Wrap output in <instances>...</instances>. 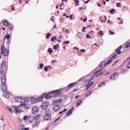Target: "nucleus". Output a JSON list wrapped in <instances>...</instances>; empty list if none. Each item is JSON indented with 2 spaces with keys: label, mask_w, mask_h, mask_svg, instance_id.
<instances>
[{
  "label": "nucleus",
  "mask_w": 130,
  "mask_h": 130,
  "mask_svg": "<svg viewBox=\"0 0 130 130\" xmlns=\"http://www.w3.org/2000/svg\"><path fill=\"white\" fill-rule=\"evenodd\" d=\"M62 89H60L57 90H54L50 91V94H53L54 93L52 97L53 98L57 97L60 95L62 92L61 90Z\"/></svg>",
  "instance_id": "nucleus-1"
},
{
  "label": "nucleus",
  "mask_w": 130,
  "mask_h": 130,
  "mask_svg": "<svg viewBox=\"0 0 130 130\" xmlns=\"http://www.w3.org/2000/svg\"><path fill=\"white\" fill-rule=\"evenodd\" d=\"M105 61V60L101 61L98 66L95 69V70H96L97 69L100 68H101L103 67L104 66L106 67L111 62L112 60L110 59L105 63H104Z\"/></svg>",
  "instance_id": "nucleus-2"
},
{
  "label": "nucleus",
  "mask_w": 130,
  "mask_h": 130,
  "mask_svg": "<svg viewBox=\"0 0 130 130\" xmlns=\"http://www.w3.org/2000/svg\"><path fill=\"white\" fill-rule=\"evenodd\" d=\"M122 48V45L120 46L118 48L116 49L115 52H116L110 58L111 60L116 58L117 56V54L119 55L122 52V51L120 50Z\"/></svg>",
  "instance_id": "nucleus-3"
},
{
  "label": "nucleus",
  "mask_w": 130,
  "mask_h": 130,
  "mask_svg": "<svg viewBox=\"0 0 130 130\" xmlns=\"http://www.w3.org/2000/svg\"><path fill=\"white\" fill-rule=\"evenodd\" d=\"M76 84V82L71 83L69 84L66 87V92L68 91L69 90Z\"/></svg>",
  "instance_id": "nucleus-4"
},
{
  "label": "nucleus",
  "mask_w": 130,
  "mask_h": 130,
  "mask_svg": "<svg viewBox=\"0 0 130 130\" xmlns=\"http://www.w3.org/2000/svg\"><path fill=\"white\" fill-rule=\"evenodd\" d=\"M49 103L46 101L43 102L41 105V107L42 109H45L47 108Z\"/></svg>",
  "instance_id": "nucleus-5"
},
{
  "label": "nucleus",
  "mask_w": 130,
  "mask_h": 130,
  "mask_svg": "<svg viewBox=\"0 0 130 130\" xmlns=\"http://www.w3.org/2000/svg\"><path fill=\"white\" fill-rule=\"evenodd\" d=\"M39 110V108L36 106L32 107L31 109L32 113L35 115L37 113Z\"/></svg>",
  "instance_id": "nucleus-6"
},
{
  "label": "nucleus",
  "mask_w": 130,
  "mask_h": 130,
  "mask_svg": "<svg viewBox=\"0 0 130 130\" xmlns=\"http://www.w3.org/2000/svg\"><path fill=\"white\" fill-rule=\"evenodd\" d=\"M45 115L43 117L44 119L46 120H50L51 119V114L50 113H45Z\"/></svg>",
  "instance_id": "nucleus-7"
},
{
  "label": "nucleus",
  "mask_w": 130,
  "mask_h": 130,
  "mask_svg": "<svg viewBox=\"0 0 130 130\" xmlns=\"http://www.w3.org/2000/svg\"><path fill=\"white\" fill-rule=\"evenodd\" d=\"M29 100L30 102L33 104L36 103L37 102V100H39L37 99V98H36L33 97H31L30 98H29Z\"/></svg>",
  "instance_id": "nucleus-8"
},
{
  "label": "nucleus",
  "mask_w": 130,
  "mask_h": 130,
  "mask_svg": "<svg viewBox=\"0 0 130 130\" xmlns=\"http://www.w3.org/2000/svg\"><path fill=\"white\" fill-rule=\"evenodd\" d=\"M1 81L2 85L6 87L5 83L6 82V78L4 75H3L1 77Z\"/></svg>",
  "instance_id": "nucleus-9"
},
{
  "label": "nucleus",
  "mask_w": 130,
  "mask_h": 130,
  "mask_svg": "<svg viewBox=\"0 0 130 130\" xmlns=\"http://www.w3.org/2000/svg\"><path fill=\"white\" fill-rule=\"evenodd\" d=\"M54 105V106L53 107V110L54 111H57L60 109V106L59 105L57 104Z\"/></svg>",
  "instance_id": "nucleus-10"
},
{
  "label": "nucleus",
  "mask_w": 130,
  "mask_h": 130,
  "mask_svg": "<svg viewBox=\"0 0 130 130\" xmlns=\"http://www.w3.org/2000/svg\"><path fill=\"white\" fill-rule=\"evenodd\" d=\"M74 107L73 106L67 113L66 114V117L70 116L73 112Z\"/></svg>",
  "instance_id": "nucleus-11"
},
{
  "label": "nucleus",
  "mask_w": 130,
  "mask_h": 130,
  "mask_svg": "<svg viewBox=\"0 0 130 130\" xmlns=\"http://www.w3.org/2000/svg\"><path fill=\"white\" fill-rule=\"evenodd\" d=\"M47 93H44L41 95L40 96L38 97V98H40L41 101H43V98H45L46 99H47Z\"/></svg>",
  "instance_id": "nucleus-12"
},
{
  "label": "nucleus",
  "mask_w": 130,
  "mask_h": 130,
  "mask_svg": "<svg viewBox=\"0 0 130 130\" xmlns=\"http://www.w3.org/2000/svg\"><path fill=\"white\" fill-rule=\"evenodd\" d=\"M15 100L17 102H19L22 101L23 100H24V99L21 96H18L15 98Z\"/></svg>",
  "instance_id": "nucleus-13"
},
{
  "label": "nucleus",
  "mask_w": 130,
  "mask_h": 130,
  "mask_svg": "<svg viewBox=\"0 0 130 130\" xmlns=\"http://www.w3.org/2000/svg\"><path fill=\"white\" fill-rule=\"evenodd\" d=\"M3 51L4 53L2 54H3L5 56H8L9 54V51L7 49H5Z\"/></svg>",
  "instance_id": "nucleus-14"
},
{
  "label": "nucleus",
  "mask_w": 130,
  "mask_h": 130,
  "mask_svg": "<svg viewBox=\"0 0 130 130\" xmlns=\"http://www.w3.org/2000/svg\"><path fill=\"white\" fill-rule=\"evenodd\" d=\"M82 99H80L76 103V106H78L82 104Z\"/></svg>",
  "instance_id": "nucleus-15"
},
{
  "label": "nucleus",
  "mask_w": 130,
  "mask_h": 130,
  "mask_svg": "<svg viewBox=\"0 0 130 130\" xmlns=\"http://www.w3.org/2000/svg\"><path fill=\"white\" fill-rule=\"evenodd\" d=\"M1 68L4 69L6 67V62L4 60H3L1 65Z\"/></svg>",
  "instance_id": "nucleus-16"
},
{
  "label": "nucleus",
  "mask_w": 130,
  "mask_h": 130,
  "mask_svg": "<svg viewBox=\"0 0 130 130\" xmlns=\"http://www.w3.org/2000/svg\"><path fill=\"white\" fill-rule=\"evenodd\" d=\"M106 82L105 81H104L99 83L98 85V87H101L104 85H105Z\"/></svg>",
  "instance_id": "nucleus-17"
},
{
  "label": "nucleus",
  "mask_w": 130,
  "mask_h": 130,
  "mask_svg": "<svg viewBox=\"0 0 130 130\" xmlns=\"http://www.w3.org/2000/svg\"><path fill=\"white\" fill-rule=\"evenodd\" d=\"M40 116V114H38L35 116L32 119L34 120H37V119Z\"/></svg>",
  "instance_id": "nucleus-18"
},
{
  "label": "nucleus",
  "mask_w": 130,
  "mask_h": 130,
  "mask_svg": "<svg viewBox=\"0 0 130 130\" xmlns=\"http://www.w3.org/2000/svg\"><path fill=\"white\" fill-rule=\"evenodd\" d=\"M24 128V126L23 124H20L18 126V129L19 130H22Z\"/></svg>",
  "instance_id": "nucleus-19"
},
{
  "label": "nucleus",
  "mask_w": 130,
  "mask_h": 130,
  "mask_svg": "<svg viewBox=\"0 0 130 130\" xmlns=\"http://www.w3.org/2000/svg\"><path fill=\"white\" fill-rule=\"evenodd\" d=\"M5 48V46L4 45H2L1 47V54H2V53H4V49Z\"/></svg>",
  "instance_id": "nucleus-20"
},
{
  "label": "nucleus",
  "mask_w": 130,
  "mask_h": 130,
  "mask_svg": "<svg viewBox=\"0 0 130 130\" xmlns=\"http://www.w3.org/2000/svg\"><path fill=\"white\" fill-rule=\"evenodd\" d=\"M6 108L10 113H12L14 112V110H12L9 106H7L6 107Z\"/></svg>",
  "instance_id": "nucleus-21"
},
{
  "label": "nucleus",
  "mask_w": 130,
  "mask_h": 130,
  "mask_svg": "<svg viewBox=\"0 0 130 130\" xmlns=\"http://www.w3.org/2000/svg\"><path fill=\"white\" fill-rule=\"evenodd\" d=\"M92 90H90L89 91H88L87 93L85 95V96L86 97H87L89 95H90L92 93Z\"/></svg>",
  "instance_id": "nucleus-22"
},
{
  "label": "nucleus",
  "mask_w": 130,
  "mask_h": 130,
  "mask_svg": "<svg viewBox=\"0 0 130 130\" xmlns=\"http://www.w3.org/2000/svg\"><path fill=\"white\" fill-rule=\"evenodd\" d=\"M50 94V92L49 93H47V99H46L48 100L52 98V96L51 95H49Z\"/></svg>",
  "instance_id": "nucleus-23"
},
{
  "label": "nucleus",
  "mask_w": 130,
  "mask_h": 130,
  "mask_svg": "<svg viewBox=\"0 0 130 130\" xmlns=\"http://www.w3.org/2000/svg\"><path fill=\"white\" fill-rule=\"evenodd\" d=\"M116 11L115 9L114 8H113L111 9H110L109 11V12L111 14L113 13L114 12Z\"/></svg>",
  "instance_id": "nucleus-24"
},
{
  "label": "nucleus",
  "mask_w": 130,
  "mask_h": 130,
  "mask_svg": "<svg viewBox=\"0 0 130 130\" xmlns=\"http://www.w3.org/2000/svg\"><path fill=\"white\" fill-rule=\"evenodd\" d=\"M8 27L10 29H11L12 31L13 30V27L12 26V25L11 24L9 23L8 24Z\"/></svg>",
  "instance_id": "nucleus-25"
},
{
  "label": "nucleus",
  "mask_w": 130,
  "mask_h": 130,
  "mask_svg": "<svg viewBox=\"0 0 130 130\" xmlns=\"http://www.w3.org/2000/svg\"><path fill=\"white\" fill-rule=\"evenodd\" d=\"M59 100H58V99L55 100L53 102V105H56V104H57L59 103Z\"/></svg>",
  "instance_id": "nucleus-26"
},
{
  "label": "nucleus",
  "mask_w": 130,
  "mask_h": 130,
  "mask_svg": "<svg viewBox=\"0 0 130 130\" xmlns=\"http://www.w3.org/2000/svg\"><path fill=\"white\" fill-rule=\"evenodd\" d=\"M2 90L3 91V92H6V87H5L3 85H2Z\"/></svg>",
  "instance_id": "nucleus-27"
},
{
  "label": "nucleus",
  "mask_w": 130,
  "mask_h": 130,
  "mask_svg": "<svg viewBox=\"0 0 130 130\" xmlns=\"http://www.w3.org/2000/svg\"><path fill=\"white\" fill-rule=\"evenodd\" d=\"M9 23L6 21H4L3 22V25L5 26H8Z\"/></svg>",
  "instance_id": "nucleus-28"
},
{
  "label": "nucleus",
  "mask_w": 130,
  "mask_h": 130,
  "mask_svg": "<svg viewBox=\"0 0 130 130\" xmlns=\"http://www.w3.org/2000/svg\"><path fill=\"white\" fill-rule=\"evenodd\" d=\"M10 37V35L9 34H7L6 36L4 37V38H6V39L8 40Z\"/></svg>",
  "instance_id": "nucleus-29"
},
{
  "label": "nucleus",
  "mask_w": 130,
  "mask_h": 130,
  "mask_svg": "<svg viewBox=\"0 0 130 130\" xmlns=\"http://www.w3.org/2000/svg\"><path fill=\"white\" fill-rule=\"evenodd\" d=\"M78 36L80 39L82 38V35L81 32H78Z\"/></svg>",
  "instance_id": "nucleus-30"
},
{
  "label": "nucleus",
  "mask_w": 130,
  "mask_h": 130,
  "mask_svg": "<svg viewBox=\"0 0 130 130\" xmlns=\"http://www.w3.org/2000/svg\"><path fill=\"white\" fill-rule=\"evenodd\" d=\"M53 50L51 48H48L47 51L49 52V53L50 54H51L52 53Z\"/></svg>",
  "instance_id": "nucleus-31"
},
{
  "label": "nucleus",
  "mask_w": 130,
  "mask_h": 130,
  "mask_svg": "<svg viewBox=\"0 0 130 130\" xmlns=\"http://www.w3.org/2000/svg\"><path fill=\"white\" fill-rule=\"evenodd\" d=\"M129 47H130V42L127 43L125 46V47L126 48H127Z\"/></svg>",
  "instance_id": "nucleus-32"
},
{
  "label": "nucleus",
  "mask_w": 130,
  "mask_h": 130,
  "mask_svg": "<svg viewBox=\"0 0 130 130\" xmlns=\"http://www.w3.org/2000/svg\"><path fill=\"white\" fill-rule=\"evenodd\" d=\"M10 96V94L9 93L6 92L5 95V97L7 98H9Z\"/></svg>",
  "instance_id": "nucleus-33"
},
{
  "label": "nucleus",
  "mask_w": 130,
  "mask_h": 130,
  "mask_svg": "<svg viewBox=\"0 0 130 130\" xmlns=\"http://www.w3.org/2000/svg\"><path fill=\"white\" fill-rule=\"evenodd\" d=\"M69 96L71 98V99H72L75 96V95H74V94L72 92L69 94Z\"/></svg>",
  "instance_id": "nucleus-34"
},
{
  "label": "nucleus",
  "mask_w": 130,
  "mask_h": 130,
  "mask_svg": "<svg viewBox=\"0 0 130 130\" xmlns=\"http://www.w3.org/2000/svg\"><path fill=\"white\" fill-rule=\"evenodd\" d=\"M57 39V38L56 36H54L52 37L51 39V41H53L54 40H56Z\"/></svg>",
  "instance_id": "nucleus-35"
},
{
  "label": "nucleus",
  "mask_w": 130,
  "mask_h": 130,
  "mask_svg": "<svg viewBox=\"0 0 130 130\" xmlns=\"http://www.w3.org/2000/svg\"><path fill=\"white\" fill-rule=\"evenodd\" d=\"M74 1L75 3H76V4L75 5V6H76L79 5V0H75Z\"/></svg>",
  "instance_id": "nucleus-36"
},
{
  "label": "nucleus",
  "mask_w": 130,
  "mask_h": 130,
  "mask_svg": "<svg viewBox=\"0 0 130 130\" xmlns=\"http://www.w3.org/2000/svg\"><path fill=\"white\" fill-rule=\"evenodd\" d=\"M95 77V76L94 75L92 76L90 78L88 79V80H89V81H90L91 80L93 79Z\"/></svg>",
  "instance_id": "nucleus-37"
},
{
  "label": "nucleus",
  "mask_w": 130,
  "mask_h": 130,
  "mask_svg": "<svg viewBox=\"0 0 130 130\" xmlns=\"http://www.w3.org/2000/svg\"><path fill=\"white\" fill-rule=\"evenodd\" d=\"M98 33L102 36H103L104 35V33H103V31L102 30H100L98 32Z\"/></svg>",
  "instance_id": "nucleus-38"
},
{
  "label": "nucleus",
  "mask_w": 130,
  "mask_h": 130,
  "mask_svg": "<svg viewBox=\"0 0 130 130\" xmlns=\"http://www.w3.org/2000/svg\"><path fill=\"white\" fill-rule=\"evenodd\" d=\"M62 118V116H61L59 117L58 118L56 119V120H55L54 121V122H55L57 121H58L60 119H62V118Z\"/></svg>",
  "instance_id": "nucleus-39"
},
{
  "label": "nucleus",
  "mask_w": 130,
  "mask_h": 130,
  "mask_svg": "<svg viewBox=\"0 0 130 130\" xmlns=\"http://www.w3.org/2000/svg\"><path fill=\"white\" fill-rule=\"evenodd\" d=\"M102 69H100L99 70L97 71H96L95 73V74H98L101 71H102Z\"/></svg>",
  "instance_id": "nucleus-40"
},
{
  "label": "nucleus",
  "mask_w": 130,
  "mask_h": 130,
  "mask_svg": "<svg viewBox=\"0 0 130 130\" xmlns=\"http://www.w3.org/2000/svg\"><path fill=\"white\" fill-rule=\"evenodd\" d=\"M28 116L27 115H25L24 116L23 119L24 121H27L28 119Z\"/></svg>",
  "instance_id": "nucleus-41"
},
{
  "label": "nucleus",
  "mask_w": 130,
  "mask_h": 130,
  "mask_svg": "<svg viewBox=\"0 0 130 130\" xmlns=\"http://www.w3.org/2000/svg\"><path fill=\"white\" fill-rule=\"evenodd\" d=\"M51 35V34L50 33H48L46 34V38L47 39H48L49 38V37Z\"/></svg>",
  "instance_id": "nucleus-42"
},
{
  "label": "nucleus",
  "mask_w": 130,
  "mask_h": 130,
  "mask_svg": "<svg viewBox=\"0 0 130 130\" xmlns=\"http://www.w3.org/2000/svg\"><path fill=\"white\" fill-rule=\"evenodd\" d=\"M121 4L120 3H117L116 4V6L117 7H121Z\"/></svg>",
  "instance_id": "nucleus-43"
},
{
  "label": "nucleus",
  "mask_w": 130,
  "mask_h": 130,
  "mask_svg": "<svg viewBox=\"0 0 130 130\" xmlns=\"http://www.w3.org/2000/svg\"><path fill=\"white\" fill-rule=\"evenodd\" d=\"M112 75L113 76V77L114 78L116 75H117V76H118V73L117 72H116L113 73Z\"/></svg>",
  "instance_id": "nucleus-44"
},
{
  "label": "nucleus",
  "mask_w": 130,
  "mask_h": 130,
  "mask_svg": "<svg viewBox=\"0 0 130 130\" xmlns=\"http://www.w3.org/2000/svg\"><path fill=\"white\" fill-rule=\"evenodd\" d=\"M17 108H15V113H20V112L19 111V110H18L17 109Z\"/></svg>",
  "instance_id": "nucleus-45"
},
{
  "label": "nucleus",
  "mask_w": 130,
  "mask_h": 130,
  "mask_svg": "<svg viewBox=\"0 0 130 130\" xmlns=\"http://www.w3.org/2000/svg\"><path fill=\"white\" fill-rule=\"evenodd\" d=\"M10 43V42L9 40H7L6 41V44L7 46L9 47V44Z\"/></svg>",
  "instance_id": "nucleus-46"
},
{
  "label": "nucleus",
  "mask_w": 130,
  "mask_h": 130,
  "mask_svg": "<svg viewBox=\"0 0 130 130\" xmlns=\"http://www.w3.org/2000/svg\"><path fill=\"white\" fill-rule=\"evenodd\" d=\"M92 85V84H90L89 83L85 87H87L89 88Z\"/></svg>",
  "instance_id": "nucleus-47"
},
{
  "label": "nucleus",
  "mask_w": 130,
  "mask_h": 130,
  "mask_svg": "<svg viewBox=\"0 0 130 130\" xmlns=\"http://www.w3.org/2000/svg\"><path fill=\"white\" fill-rule=\"evenodd\" d=\"M85 78L84 77H83L79 79L78 80V82L82 81L83 80H84Z\"/></svg>",
  "instance_id": "nucleus-48"
},
{
  "label": "nucleus",
  "mask_w": 130,
  "mask_h": 130,
  "mask_svg": "<svg viewBox=\"0 0 130 130\" xmlns=\"http://www.w3.org/2000/svg\"><path fill=\"white\" fill-rule=\"evenodd\" d=\"M48 66H45L44 67V70L46 72H47L48 70L47 68Z\"/></svg>",
  "instance_id": "nucleus-49"
},
{
  "label": "nucleus",
  "mask_w": 130,
  "mask_h": 130,
  "mask_svg": "<svg viewBox=\"0 0 130 130\" xmlns=\"http://www.w3.org/2000/svg\"><path fill=\"white\" fill-rule=\"evenodd\" d=\"M53 49L55 50H57L58 47L56 45H55L53 46Z\"/></svg>",
  "instance_id": "nucleus-50"
},
{
  "label": "nucleus",
  "mask_w": 130,
  "mask_h": 130,
  "mask_svg": "<svg viewBox=\"0 0 130 130\" xmlns=\"http://www.w3.org/2000/svg\"><path fill=\"white\" fill-rule=\"evenodd\" d=\"M90 81L88 79V80H86L84 82V84H87Z\"/></svg>",
  "instance_id": "nucleus-51"
},
{
  "label": "nucleus",
  "mask_w": 130,
  "mask_h": 130,
  "mask_svg": "<svg viewBox=\"0 0 130 130\" xmlns=\"http://www.w3.org/2000/svg\"><path fill=\"white\" fill-rule=\"evenodd\" d=\"M130 59L128 57L127 58H126L124 61V63H126Z\"/></svg>",
  "instance_id": "nucleus-52"
},
{
  "label": "nucleus",
  "mask_w": 130,
  "mask_h": 130,
  "mask_svg": "<svg viewBox=\"0 0 130 130\" xmlns=\"http://www.w3.org/2000/svg\"><path fill=\"white\" fill-rule=\"evenodd\" d=\"M40 66V68L41 69H42L43 67V64H42L40 63L39 64Z\"/></svg>",
  "instance_id": "nucleus-53"
},
{
  "label": "nucleus",
  "mask_w": 130,
  "mask_h": 130,
  "mask_svg": "<svg viewBox=\"0 0 130 130\" xmlns=\"http://www.w3.org/2000/svg\"><path fill=\"white\" fill-rule=\"evenodd\" d=\"M86 37L87 38H90L91 37L89 35V34H87L86 35Z\"/></svg>",
  "instance_id": "nucleus-54"
},
{
  "label": "nucleus",
  "mask_w": 130,
  "mask_h": 130,
  "mask_svg": "<svg viewBox=\"0 0 130 130\" xmlns=\"http://www.w3.org/2000/svg\"><path fill=\"white\" fill-rule=\"evenodd\" d=\"M65 112V108H64L63 110L62 111H60L59 112V114L60 115L63 112Z\"/></svg>",
  "instance_id": "nucleus-55"
},
{
  "label": "nucleus",
  "mask_w": 130,
  "mask_h": 130,
  "mask_svg": "<svg viewBox=\"0 0 130 130\" xmlns=\"http://www.w3.org/2000/svg\"><path fill=\"white\" fill-rule=\"evenodd\" d=\"M86 28L85 27H83L82 29V31H83V32H85V29H86Z\"/></svg>",
  "instance_id": "nucleus-56"
},
{
  "label": "nucleus",
  "mask_w": 130,
  "mask_h": 130,
  "mask_svg": "<svg viewBox=\"0 0 130 130\" xmlns=\"http://www.w3.org/2000/svg\"><path fill=\"white\" fill-rule=\"evenodd\" d=\"M109 32L112 35H113L115 33V32H112L111 30H110L109 31Z\"/></svg>",
  "instance_id": "nucleus-57"
},
{
  "label": "nucleus",
  "mask_w": 130,
  "mask_h": 130,
  "mask_svg": "<svg viewBox=\"0 0 130 130\" xmlns=\"http://www.w3.org/2000/svg\"><path fill=\"white\" fill-rule=\"evenodd\" d=\"M38 123V122H36L35 123H34L33 125V127H34L37 125V123Z\"/></svg>",
  "instance_id": "nucleus-58"
},
{
  "label": "nucleus",
  "mask_w": 130,
  "mask_h": 130,
  "mask_svg": "<svg viewBox=\"0 0 130 130\" xmlns=\"http://www.w3.org/2000/svg\"><path fill=\"white\" fill-rule=\"evenodd\" d=\"M3 70H2V69H1L0 70V74H4V73H3Z\"/></svg>",
  "instance_id": "nucleus-59"
},
{
  "label": "nucleus",
  "mask_w": 130,
  "mask_h": 130,
  "mask_svg": "<svg viewBox=\"0 0 130 130\" xmlns=\"http://www.w3.org/2000/svg\"><path fill=\"white\" fill-rule=\"evenodd\" d=\"M80 51L81 52L84 53L86 51L84 49H81L80 50Z\"/></svg>",
  "instance_id": "nucleus-60"
},
{
  "label": "nucleus",
  "mask_w": 130,
  "mask_h": 130,
  "mask_svg": "<svg viewBox=\"0 0 130 130\" xmlns=\"http://www.w3.org/2000/svg\"><path fill=\"white\" fill-rule=\"evenodd\" d=\"M20 102L21 103L20 104V106H23V102L21 101V102Z\"/></svg>",
  "instance_id": "nucleus-61"
},
{
  "label": "nucleus",
  "mask_w": 130,
  "mask_h": 130,
  "mask_svg": "<svg viewBox=\"0 0 130 130\" xmlns=\"http://www.w3.org/2000/svg\"><path fill=\"white\" fill-rule=\"evenodd\" d=\"M67 32L68 34H69L70 33V31H69V30L68 29H66V33Z\"/></svg>",
  "instance_id": "nucleus-62"
},
{
  "label": "nucleus",
  "mask_w": 130,
  "mask_h": 130,
  "mask_svg": "<svg viewBox=\"0 0 130 130\" xmlns=\"http://www.w3.org/2000/svg\"><path fill=\"white\" fill-rule=\"evenodd\" d=\"M107 22L108 23H109V24L110 23H112V22L111 21H110V19H109L108 20V21H107Z\"/></svg>",
  "instance_id": "nucleus-63"
},
{
  "label": "nucleus",
  "mask_w": 130,
  "mask_h": 130,
  "mask_svg": "<svg viewBox=\"0 0 130 130\" xmlns=\"http://www.w3.org/2000/svg\"><path fill=\"white\" fill-rule=\"evenodd\" d=\"M83 19V22H86L87 20V18H84Z\"/></svg>",
  "instance_id": "nucleus-64"
}]
</instances>
